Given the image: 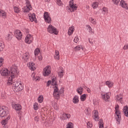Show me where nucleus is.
I'll return each instance as SVG.
<instances>
[{
	"label": "nucleus",
	"instance_id": "1",
	"mask_svg": "<svg viewBox=\"0 0 128 128\" xmlns=\"http://www.w3.org/2000/svg\"><path fill=\"white\" fill-rule=\"evenodd\" d=\"M10 76L9 77L8 82H7L8 86H10L14 78H16V76L18 74L20 71H18V67L16 66V65H13L10 68Z\"/></svg>",
	"mask_w": 128,
	"mask_h": 128
},
{
	"label": "nucleus",
	"instance_id": "2",
	"mask_svg": "<svg viewBox=\"0 0 128 128\" xmlns=\"http://www.w3.org/2000/svg\"><path fill=\"white\" fill-rule=\"evenodd\" d=\"M70 7H66V10L68 12H72L78 10V6L76 4H74V0H70Z\"/></svg>",
	"mask_w": 128,
	"mask_h": 128
},
{
	"label": "nucleus",
	"instance_id": "3",
	"mask_svg": "<svg viewBox=\"0 0 128 128\" xmlns=\"http://www.w3.org/2000/svg\"><path fill=\"white\" fill-rule=\"evenodd\" d=\"M8 108L5 106H0V116L2 118L6 116L8 114Z\"/></svg>",
	"mask_w": 128,
	"mask_h": 128
},
{
	"label": "nucleus",
	"instance_id": "4",
	"mask_svg": "<svg viewBox=\"0 0 128 128\" xmlns=\"http://www.w3.org/2000/svg\"><path fill=\"white\" fill-rule=\"evenodd\" d=\"M116 112V114L117 118H116V122H118V124H120V120H122V117L120 116V111L118 110V105H116L115 107Z\"/></svg>",
	"mask_w": 128,
	"mask_h": 128
},
{
	"label": "nucleus",
	"instance_id": "5",
	"mask_svg": "<svg viewBox=\"0 0 128 128\" xmlns=\"http://www.w3.org/2000/svg\"><path fill=\"white\" fill-rule=\"evenodd\" d=\"M48 32H50V34H58V30L52 24L48 26Z\"/></svg>",
	"mask_w": 128,
	"mask_h": 128
},
{
	"label": "nucleus",
	"instance_id": "6",
	"mask_svg": "<svg viewBox=\"0 0 128 128\" xmlns=\"http://www.w3.org/2000/svg\"><path fill=\"white\" fill-rule=\"evenodd\" d=\"M62 92H64V89H61L58 91V88L56 86L54 87L53 94L54 98H58L60 96V94H62Z\"/></svg>",
	"mask_w": 128,
	"mask_h": 128
},
{
	"label": "nucleus",
	"instance_id": "7",
	"mask_svg": "<svg viewBox=\"0 0 128 128\" xmlns=\"http://www.w3.org/2000/svg\"><path fill=\"white\" fill-rule=\"evenodd\" d=\"M44 18L47 24H50L52 22V18H50L48 12H44Z\"/></svg>",
	"mask_w": 128,
	"mask_h": 128
},
{
	"label": "nucleus",
	"instance_id": "8",
	"mask_svg": "<svg viewBox=\"0 0 128 128\" xmlns=\"http://www.w3.org/2000/svg\"><path fill=\"white\" fill-rule=\"evenodd\" d=\"M50 66H47L44 69L43 76H48L50 74Z\"/></svg>",
	"mask_w": 128,
	"mask_h": 128
},
{
	"label": "nucleus",
	"instance_id": "9",
	"mask_svg": "<svg viewBox=\"0 0 128 128\" xmlns=\"http://www.w3.org/2000/svg\"><path fill=\"white\" fill-rule=\"evenodd\" d=\"M32 40H34L32 36L30 34H28L25 38V42L28 44H32Z\"/></svg>",
	"mask_w": 128,
	"mask_h": 128
},
{
	"label": "nucleus",
	"instance_id": "10",
	"mask_svg": "<svg viewBox=\"0 0 128 128\" xmlns=\"http://www.w3.org/2000/svg\"><path fill=\"white\" fill-rule=\"evenodd\" d=\"M1 75L3 76H10V71L8 72V69L4 68L2 70L0 71Z\"/></svg>",
	"mask_w": 128,
	"mask_h": 128
},
{
	"label": "nucleus",
	"instance_id": "11",
	"mask_svg": "<svg viewBox=\"0 0 128 128\" xmlns=\"http://www.w3.org/2000/svg\"><path fill=\"white\" fill-rule=\"evenodd\" d=\"M14 36L18 40H20L22 38V34L20 30H16L14 32Z\"/></svg>",
	"mask_w": 128,
	"mask_h": 128
},
{
	"label": "nucleus",
	"instance_id": "12",
	"mask_svg": "<svg viewBox=\"0 0 128 128\" xmlns=\"http://www.w3.org/2000/svg\"><path fill=\"white\" fill-rule=\"evenodd\" d=\"M120 6H122V8H124L125 10H128V5L124 0H121L120 1Z\"/></svg>",
	"mask_w": 128,
	"mask_h": 128
},
{
	"label": "nucleus",
	"instance_id": "13",
	"mask_svg": "<svg viewBox=\"0 0 128 128\" xmlns=\"http://www.w3.org/2000/svg\"><path fill=\"white\" fill-rule=\"evenodd\" d=\"M29 18L30 22H38V20H36V14L33 13L32 14H30L29 15Z\"/></svg>",
	"mask_w": 128,
	"mask_h": 128
},
{
	"label": "nucleus",
	"instance_id": "14",
	"mask_svg": "<svg viewBox=\"0 0 128 128\" xmlns=\"http://www.w3.org/2000/svg\"><path fill=\"white\" fill-rule=\"evenodd\" d=\"M12 107L16 110L20 111L22 110V106H20V104H13L12 105Z\"/></svg>",
	"mask_w": 128,
	"mask_h": 128
},
{
	"label": "nucleus",
	"instance_id": "15",
	"mask_svg": "<svg viewBox=\"0 0 128 128\" xmlns=\"http://www.w3.org/2000/svg\"><path fill=\"white\" fill-rule=\"evenodd\" d=\"M102 98L105 102H108V99L110 98V93L107 92L102 95Z\"/></svg>",
	"mask_w": 128,
	"mask_h": 128
},
{
	"label": "nucleus",
	"instance_id": "16",
	"mask_svg": "<svg viewBox=\"0 0 128 128\" xmlns=\"http://www.w3.org/2000/svg\"><path fill=\"white\" fill-rule=\"evenodd\" d=\"M93 116H94V120H98V112L96 110H94L92 112Z\"/></svg>",
	"mask_w": 128,
	"mask_h": 128
},
{
	"label": "nucleus",
	"instance_id": "17",
	"mask_svg": "<svg viewBox=\"0 0 128 128\" xmlns=\"http://www.w3.org/2000/svg\"><path fill=\"white\" fill-rule=\"evenodd\" d=\"M10 120V116H8L6 118L5 120H4L1 122V124L2 126H6V124H8V120Z\"/></svg>",
	"mask_w": 128,
	"mask_h": 128
},
{
	"label": "nucleus",
	"instance_id": "18",
	"mask_svg": "<svg viewBox=\"0 0 128 128\" xmlns=\"http://www.w3.org/2000/svg\"><path fill=\"white\" fill-rule=\"evenodd\" d=\"M74 26H71L69 28L68 31V36H72V34H74Z\"/></svg>",
	"mask_w": 128,
	"mask_h": 128
},
{
	"label": "nucleus",
	"instance_id": "19",
	"mask_svg": "<svg viewBox=\"0 0 128 128\" xmlns=\"http://www.w3.org/2000/svg\"><path fill=\"white\" fill-rule=\"evenodd\" d=\"M14 79L12 80V84H13V86L15 88V90H16L18 88V87L19 85L20 84V82H14Z\"/></svg>",
	"mask_w": 128,
	"mask_h": 128
},
{
	"label": "nucleus",
	"instance_id": "20",
	"mask_svg": "<svg viewBox=\"0 0 128 128\" xmlns=\"http://www.w3.org/2000/svg\"><path fill=\"white\" fill-rule=\"evenodd\" d=\"M28 67L31 70H36V67H34V64L32 62H29Z\"/></svg>",
	"mask_w": 128,
	"mask_h": 128
},
{
	"label": "nucleus",
	"instance_id": "21",
	"mask_svg": "<svg viewBox=\"0 0 128 128\" xmlns=\"http://www.w3.org/2000/svg\"><path fill=\"white\" fill-rule=\"evenodd\" d=\"M70 118V114H66V113H64L62 114V120H66V118Z\"/></svg>",
	"mask_w": 128,
	"mask_h": 128
},
{
	"label": "nucleus",
	"instance_id": "22",
	"mask_svg": "<svg viewBox=\"0 0 128 128\" xmlns=\"http://www.w3.org/2000/svg\"><path fill=\"white\" fill-rule=\"evenodd\" d=\"M23 60H24V62H28V58H30V55L28 54H25L23 56Z\"/></svg>",
	"mask_w": 128,
	"mask_h": 128
},
{
	"label": "nucleus",
	"instance_id": "23",
	"mask_svg": "<svg viewBox=\"0 0 128 128\" xmlns=\"http://www.w3.org/2000/svg\"><path fill=\"white\" fill-rule=\"evenodd\" d=\"M123 112L124 114V116L128 118V106H124L123 109Z\"/></svg>",
	"mask_w": 128,
	"mask_h": 128
},
{
	"label": "nucleus",
	"instance_id": "24",
	"mask_svg": "<svg viewBox=\"0 0 128 128\" xmlns=\"http://www.w3.org/2000/svg\"><path fill=\"white\" fill-rule=\"evenodd\" d=\"M24 12H28L30 10H32V6H26L24 8Z\"/></svg>",
	"mask_w": 128,
	"mask_h": 128
},
{
	"label": "nucleus",
	"instance_id": "25",
	"mask_svg": "<svg viewBox=\"0 0 128 128\" xmlns=\"http://www.w3.org/2000/svg\"><path fill=\"white\" fill-rule=\"evenodd\" d=\"M106 84L110 88H112V86H114V83L110 81H106Z\"/></svg>",
	"mask_w": 128,
	"mask_h": 128
},
{
	"label": "nucleus",
	"instance_id": "26",
	"mask_svg": "<svg viewBox=\"0 0 128 128\" xmlns=\"http://www.w3.org/2000/svg\"><path fill=\"white\" fill-rule=\"evenodd\" d=\"M84 91V88L82 86H80L76 89V92L79 94H82V92Z\"/></svg>",
	"mask_w": 128,
	"mask_h": 128
},
{
	"label": "nucleus",
	"instance_id": "27",
	"mask_svg": "<svg viewBox=\"0 0 128 128\" xmlns=\"http://www.w3.org/2000/svg\"><path fill=\"white\" fill-rule=\"evenodd\" d=\"M0 16H4V18H6V13L0 9Z\"/></svg>",
	"mask_w": 128,
	"mask_h": 128
},
{
	"label": "nucleus",
	"instance_id": "28",
	"mask_svg": "<svg viewBox=\"0 0 128 128\" xmlns=\"http://www.w3.org/2000/svg\"><path fill=\"white\" fill-rule=\"evenodd\" d=\"M12 34L10 33V34H8V36H6V40H12Z\"/></svg>",
	"mask_w": 128,
	"mask_h": 128
},
{
	"label": "nucleus",
	"instance_id": "29",
	"mask_svg": "<svg viewBox=\"0 0 128 128\" xmlns=\"http://www.w3.org/2000/svg\"><path fill=\"white\" fill-rule=\"evenodd\" d=\"M73 102L74 104H78V96H75L73 98Z\"/></svg>",
	"mask_w": 128,
	"mask_h": 128
},
{
	"label": "nucleus",
	"instance_id": "30",
	"mask_svg": "<svg viewBox=\"0 0 128 128\" xmlns=\"http://www.w3.org/2000/svg\"><path fill=\"white\" fill-rule=\"evenodd\" d=\"M80 100L82 102H84L86 100V94H83L80 96Z\"/></svg>",
	"mask_w": 128,
	"mask_h": 128
},
{
	"label": "nucleus",
	"instance_id": "31",
	"mask_svg": "<svg viewBox=\"0 0 128 128\" xmlns=\"http://www.w3.org/2000/svg\"><path fill=\"white\" fill-rule=\"evenodd\" d=\"M38 100V102H40V104H42V101L44 100V96H39Z\"/></svg>",
	"mask_w": 128,
	"mask_h": 128
},
{
	"label": "nucleus",
	"instance_id": "32",
	"mask_svg": "<svg viewBox=\"0 0 128 128\" xmlns=\"http://www.w3.org/2000/svg\"><path fill=\"white\" fill-rule=\"evenodd\" d=\"M98 6V4L96 2H93L92 4V8H96Z\"/></svg>",
	"mask_w": 128,
	"mask_h": 128
},
{
	"label": "nucleus",
	"instance_id": "33",
	"mask_svg": "<svg viewBox=\"0 0 128 128\" xmlns=\"http://www.w3.org/2000/svg\"><path fill=\"white\" fill-rule=\"evenodd\" d=\"M108 12V8H102V14H106Z\"/></svg>",
	"mask_w": 128,
	"mask_h": 128
},
{
	"label": "nucleus",
	"instance_id": "34",
	"mask_svg": "<svg viewBox=\"0 0 128 128\" xmlns=\"http://www.w3.org/2000/svg\"><path fill=\"white\" fill-rule=\"evenodd\" d=\"M24 88V86H22V84L20 83L19 86H18V88L16 90H18L19 92H20V90H22V89Z\"/></svg>",
	"mask_w": 128,
	"mask_h": 128
},
{
	"label": "nucleus",
	"instance_id": "35",
	"mask_svg": "<svg viewBox=\"0 0 128 128\" xmlns=\"http://www.w3.org/2000/svg\"><path fill=\"white\" fill-rule=\"evenodd\" d=\"M66 128H74V124L72 122H69L67 125H66Z\"/></svg>",
	"mask_w": 128,
	"mask_h": 128
},
{
	"label": "nucleus",
	"instance_id": "36",
	"mask_svg": "<svg viewBox=\"0 0 128 128\" xmlns=\"http://www.w3.org/2000/svg\"><path fill=\"white\" fill-rule=\"evenodd\" d=\"M90 22H92L93 24H96V19H94L92 18H90Z\"/></svg>",
	"mask_w": 128,
	"mask_h": 128
},
{
	"label": "nucleus",
	"instance_id": "37",
	"mask_svg": "<svg viewBox=\"0 0 128 128\" xmlns=\"http://www.w3.org/2000/svg\"><path fill=\"white\" fill-rule=\"evenodd\" d=\"M76 52H78V50H80V48L82 50H84V48L82 46H78L76 47H75Z\"/></svg>",
	"mask_w": 128,
	"mask_h": 128
},
{
	"label": "nucleus",
	"instance_id": "38",
	"mask_svg": "<svg viewBox=\"0 0 128 128\" xmlns=\"http://www.w3.org/2000/svg\"><path fill=\"white\" fill-rule=\"evenodd\" d=\"M58 76L60 78H62L64 76V70H62L61 72H58Z\"/></svg>",
	"mask_w": 128,
	"mask_h": 128
},
{
	"label": "nucleus",
	"instance_id": "39",
	"mask_svg": "<svg viewBox=\"0 0 128 128\" xmlns=\"http://www.w3.org/2000/svg\"><path fill=\"white\" fill-rule=\"evenodd\" d=\"M40 48H36L34 51V55L35 56H38L40 52Z\"/></svg>",
	"mask_w": 128,
	"mask_h": 128
},
{
	"label": "nucleus",
	"instance_id": "40",
	"mask_svg": "<svg viewBox=\"0 0 128 128\" xmlns=\"http://www.w3.org/2000/svg\"><path fill=\"white\" fill-rule=\"evenodd\" d=\"M86 28H88V30H89V32H92V34H94V32H92V27H90V25H87L86 26Z\"/></svg>",
	"mask_w": 128,
	"mask_h": 128
},
{
	"label": "nucleus",
	"instance_id": "41",
	"mask_svg": "<svg viewBox=\"0 0 128 128\" xmlns=\"http://www.w3.org/2000/svg\"><path fill=\"white\" fill-rule=\"evenodd\" d=\"M112 2L114 4H116V6H118V2H120V0H112Z\"/></svg>",
	"mask_w": 128,
	"mask_h": 128
},
{
	"label": "nucleus",
	"instance_id": "42",
	"mask_svg": "<svg viewBox=\"0 0 128 128\" xmlns=\"http://www.w3.org/2000/svg\"><path fill=\"white\" fill-rule=\"evenodd\" d=\"M4 48V45L1 42H0V52H2V50Z\"/></svg>",
	"mask_w": 128,
	"mask_h": 128
},
{
	"label": "nucleus",
	"instance_id": "43",
	"mask_svg": "<svg viewBox=\"0 0 128 128\" xmlns=\"http://www.w3.org/2000/svg\"><path fill=\"white\" fill-rule=\"evenodd\" d=\"M14 12H16L17 14L20 12V8L18 7H14Z\"/></svg>",
	"mask_w": 128,
	"mask_h": 128
},
{
	"label": "nucleus",
	"instance_id": "44",
	"mask_svg": "<svg viewBox=\"0 0 128 128\" xmlns=\"http://www.w3.org/2000/svg\"><path fill=\"white\" fill-rule=\"evenodd\" d=\"M38 103H35L34 105V110H38Z\"/></svg>",
	"mask_w": 128,
	"mask_h": 128
},
{
	"label": "nucleus",
	"instance_id": "45",
	"mask_svg": "<svg viewBox=\"0 0 128 128\" xmlns=\"http://www.w3.org/2000/svg\"><path fill=\"white\" fill-rule=\"evenodd\" d=\"M78 40H80V39L78 38V36H76L74 40V42H76V43H78Z\"/></svg>",
	"mask_w": 128,
	"mask_h": 128
},
{
	"label": "nucleus",
	"instance_id": "46",
	"mask_svg": "<svg viewBox=\"0 0 128 128\" xmlns=\"http://www.w3.org/2000/svg\"><path fill=\"white\" fill-rule=\"evenodd\" d=\"M52 86H56V80L54 78L52 80Z\"/></svg>",
	"mask_w": 128,
	"mask_h": 128
},
{
	"label": "nucleus",
	"instance_id": "47",
	"mask_svg": "<svg viewBox=\"0 0 128 128\" xmlns=\"http://www.w3.org/2000/svg\"><path fill=\"white\" fill-rule=\"evenodd\" d=\"M54 110H58V104H54Z\"/></svg>",
	"mask_w": 128,
	"mask_h": 128
},
{
	"label": "nucleus",
	"instance_id": "48",
	"mask_svg": "<svg viewBox=\"0 0 128 128\" xmlns=\"http://www.w3.org/2000/svg\"><path fill=\"white\" fill-rule=\"evenodd\" d=\"M87 126L88 128H92V124H90V122H88L87 123Z\"/></svg>",
	"mask_w": 128,
	"mask_h": 128
},
{
	"label": "nucleus",
	"instance_id": "49",
	"mask_svg": "<svg viewBox=\"0 0 128 128\" xmlns=\"http://www.w3.org/2000/svg\"><path fill=\"white\" fill-rule=\"evenodd\" d=\"M3 62H4V58H0V66H2Z\"/></svg>",
	"mask_w": 128,
	"mask_h": 128
},
{
	"label": "nucleus",
	"instance_id": "50",
	"mask_svg": "<svg viewBox=\"0 0 128 128\" xmlns=\"http://www.w3.org/2000/svg\"><path fill=\"white\" fill-rule=\"evenodd\" d=\"M120 96H122V94H120L119 96L118 95V96H116L117 100H120Z\"/></svg>",
	"mask_w": 128,
	"mask_h": 128
},
{
	"label": "nucleus",
	"instance_id": "51",
	"mask_svg": "<svg viewBox=\"0 0 128 128\" xmlns=\"http://www.w3.org/2000/svg\"><path fill=\"white\" fill-rule=\"evenodd\" d=\"M57 4L58 6H62V1L60 0H57Z\"/></svg>",
	"mask_w": 128,
	"mask_h": 128
},
{
	"label": "nucleus",
	"instance_id": "52",
	"mask_svg": "<svg viewBox=\"0 0 128 128\" xmlns=\"http://www.w3.org/2000/svg\"><path fill=\"white\" fill-rule=\"evenodd\" d=\"M55 56H60V52H58V50H56L55 51Z\"/></svg>",
	"mask_w": 128,
	"mask_h": 128
},
{
	"label": "nucleus",
	"instance_id": "53",
	"mask_svg": "<svg viewBox=\"0 0 128 128\" xmlns=\"http://www.w3.org/2000/svg\"><path fill=\"white\" fill-rule=\"evenodd\" d=\"M128 44L124 45V46L123 47V50H128Z\"/></svg>",
	"mask_w": 128,
	"mask_h": 128
},
{
	"label": "nucleus",
	"instance_id": "54",
	"mask_svg": "<svg viewBox=\"0 0 128 128\" xmlns=\"http://www.w3.org/2000/svg\"><path fill=\"white\" fill-rule=\"evenodd\" d=\"M52 84V80H48V81L46 86H50V85Z\"/></svg>",
	"mask_w": 128,
	"mask_h": 128
},
{
	"label": "nucleus",
	"instance_id": "55",
	"mask_svg": "<svg viewBox=\"0 0 128 128\" xmlns=\"http://www.w3.org/2000/svg\"><path fill=\"white\" fill-rule=\"evenodd\" d=\"M98 124L100 125V124H104V121H102V120H100L98 122Z\"/></svg>",
	"mask_w": 128,
	"mask_h": 128
},
{
	"label": "nucleus",
	"instance_id": "56",
	"mask_svg": "<svg viewBox=\"0 0 128 128\" xmlns=\"http://www.w3.org/2000/svg\"><path fill=\"white\" fill-rule=\"evenodd\" d=\"M26 6H30V1H27L26 2Z\"/></svg>",
	"mask_w": 128,
	"mask_h": 128
},
{
	"label": "nucleus",
	"instance_id": "57",
	"mask_svg": "<svg viewBox=\"0 0 128 128\" xmlns=\"http://www.w3.org/2000/svg\"><path fill=\"white\" fill-rule=\"evenodd\" d=\"M119 101L120 102V104H122L124 102V101H122V96H120V100Z\"/></svg>",
	"mask_w": 128,
	"mask_h": 128
},
{
	"label": "nucleus",
	"instance_id": "58",
	"mask_svg": "<svg viewBox=\"0 0 128 128\" xmlns=\"http://www.w3.org/2000/svg\"><path fill=\"white\" fill-rule=\"evenodd\" d=\"M34 120H35V122H38V116H36L34 118Z\"/></svg>",
	"mask_w": 128,
	"mask_h": 128
},
{
	"label": "nucleus",
	"instance_id": "59",
	"mask_svg": "<svg viewBox=\"0 0 128 128\" xmlns=\"http://www.w3.org/2000/svg\"><path fill=\"white\" fill-rule=\"evenodd\" d=\"M54 58H55V59L58 60H60V56H54Z\"/></svg>",
	"mask_w": 128,
	"mask_h": 128
},
{
	"label": "nucleus",
	"instance_id": "60",
	"mask_svg": "<svg viewBox=\"0 0 128 128\" xmlns=\"http://www.w3.org/2000/svg\"><path fill=\"white\" fill-rule=\"evenodd\" d=\"M39 60H42V56H40L38 57Z\"/></svg>",
	"mask_w": 128,
	"mask_h": 128
},
{
	"label": "nucleus",
	"instance_id": "61",
	"mask_svg": "<svg viewBox=\"0 0 128 128\" xmlns=\"http://www.w3.org/2000/svg\"><path fill=\"white\" fill-rule=\"evenodd\" d=\"M88 42L91 44H94L92 42L90 41V38H88Z\"/></svg>",
	"mask_w": 128,
	"mask_h": 128
},
{
	"label": "nucleus",
	"instance_id": "62",
	"mask_svg": "<svg viewBox=\"0 0 128 128\" xmlns=\"http://www.w3.org/2000/svg\"><path fill=\"white\" fill-rule=\"evenodd\" d=\"M100 128H104V124H100Z\"/></svg>",
	"mask_w": 128,
	"mask_h": 128
},
{
	"label": "nucleus",
	"instance_id": "63",
	"mask_svg": "<svg viewBox=\"0 0 128 128\" xmlns=\"http://www.w3.org/2000/svg\"><path fill=\"white\" fill-rule=\"evenodd\" d=\"M87 92L88 93L90 92V88H87Z\"/></svg>",
	"mask_w": 128,
	"mask_h": 128
},
{
	"label": "nucleus",
	"instance_id": "64",
	"mask_svg": "<svg viewBox=\"0 0 128 128\" xmlns=\"http://www.w3.org/2000/svg\"><path fill=\"white\" fill-rule=\"evenodd\" d=\"M86 8H90V6H86Z\"/></svg>",
	"mask_w": 128,
	"mask_h": 128
}]
</instances>
